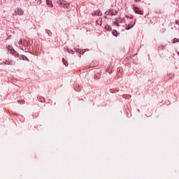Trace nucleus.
Masks as SVG:
<instances>
[{
    "label": "nucleus",
    "mask_w": 179,
    "mask_h": 179,
    "mask_svg": "<svg viewBox=\"0 0 179 179\" xmlns=\"http://www.w3.org/2000/svg\"><path fill=\"white\" fill-rule=\"evenodd\" d=\"M57 3L59 6H62L63 8H64V9H66V8H69V3H68L65 1L58 0Z\"/></svg>",
    "instance_id": "obj_1"
},
{
    "label": "nucleus",
    "mask_w": 179,
    "mask_h": 179,
    "mask_svg": "<svg viewBox=\"0 0 179 179\" xmlns=\"http://www.w3.org/2000/svg\"><path fill=\"white\" fill-rule=\"evenodd\" d=\"M24 14V11L21 8H17L15 10V14H13V16H15V15H18L19 16H23Z\"/></svg>",
    "instance_id": "obj_2"
},
{
    "label": "nucleus",
    "mask_w": 179,
    "mask_h": 179,
    "mask_svg": "<svg viewBox=\"0 0 179 179\" xmlns=\"http://www.w3.org/2000/svg\"><path fill=\"white\" fill-rule=\"evenodd\" d=\"M105 15H106V16H115V15H117V11L109 10L108 11L106 12Z\"/></svg>",
    "instance_id": "obj_3"
},
{
    "label": "nucleus",
    "mask_w": 179,
    "mask_h": 179,
    "mask_svg": "<svg viewBox=\"0 0 179 179\" xmlns=\"http://www.w3.org/2000/svg\"><path fill=\"white\" fill-rule=\"evenodd\" d=\"M133 9L135 13H137L138 15H143V11L141 10V8L134 6Z\"/></svg>",
    "instance_id": "obj_4"
},
{
    "label": "nucleus",
    "mask_w": 179,
    "mask_h": 179,
    "mask_svg": "<svg viewBox=\"0 0 179 179\" xmlns=\"http://www.w3.org/2000/svg\"><path fill=\"white\" fill-rule=\"evenodd\" d=\"M92 16H101L102 13L100 10H96L92 13Z\"/></svg>",
    "instance_id": "obj_5"
},
{
    "label": "nucleus",
    "mask_w": 179,
    "mask_h": 179,
    "mask_svg": "<svg viewBox=\"0 0 179 179\" xmlns=\"http://www.w3.org/2000/svg\"><path fill=\"white\" fill-rule=\"evenodd\" d=\"M122 22V18H117L113 23L114 24H117L118 26V23H121Z\"/></svg>",
    "instance_id": "obj_6"
},
{
    "label": "nucleus",
    "mask_w": 179,
    "mask_h": 179,
    "mask_svg": "<svg viewBox=\"0 0 179 179\" xmlns=\"http://www.w3.org/2000/svg\"><path fill=\"white\" fill-rule=\"evenodd\" d=\"M134 23H130L128 24V26L126 27L127 30H129V29H132L134 27Z\"/></svg>",
    "instance_id": "obj_7"
},
{
    "label": "nucleus",
    "mask_w": 179,
    "mask_h": 179,
    "mask_svg": "<svg viewBox=\"0 0 179 179\" xmlns=\"http://www.w3.org/2000/svg\"><path fill=\"white\" fill-rule=\"evenodd\" d=\"M3 64L5 65H11L12 61H10V60H6L5 62H3Z\"/></svg>",
    "instance_id": "obj_8"
},
{
    "label": "nucleus",
    "mask_w": 179,
    "mask_h": 179,
    "mask_svg": "<svg viewBox=\"0 0 179 179\" xmlns=\"http://www.w3.org/2000/svg\"><path fill=\"white\" fill-rule=\"evenodd\" d=\"M112 34H113V36H115V37H117L118 36V32H117V31L113 30L112 31Z\"/></svg>",
    "instance_id": "obj_9"
},
{
    "label": "nucleus",
    "mask_w": 179,
    "mask_h": 179,
    "mask_svg": "<svg viewBox=\"0 0 179 179\" xmlns=\"http://www.w3.org/2000/svg\"><path fill=\"white\" fill-rule=\"evenodd\" d=\"M47 5H50L51 8H52V3L50 0H46Z\"/></svg>",
    "instance_id": "obj_10"
},
{
    "label": "nucleus",
    "mask_w": 179,
    "mask_h": 179,
    "mask_svg": "<svg viewBox=\"0 0 179 179\" xmlns=\"http://www.w3.org/2000/svg\"><path fill=\"white\" fill-rule=\"evenodd\" d=\"M105 29H106V30H111V27H110V26H108V25H106V26L105 27Z\"/></svg>",
    "instance_id": "obj_11"
},
{
    "label": "nucleus",
    "mask_w": 179,
    "mask_h": 179,
    "mask_svg": "<svg viewBox=\"0 0 179 179\" xmlns=\"http://www.w3.org/2000/svg\"><path fill=\"white\" fill-rule=\"evenodd\" d=\"M42 1L41 0H38L37 2H36V4L37 5H41V3H42Z\"/></svg>",
    "instance_id": "obj_12"
},
{
    "label": "nucleus",
    "mask_w": 179,
    "mask_h": 179,
    "mask_svg": "<svg viewBox=\"0 0 179 179\" xmlns=\"http://www.w3.org/2000/svg\"><path fill=\"white\" fill-rule=\"evenodd\" d=\"M178 41H179L178 38H174L173 43H178Z\"/></svg>",
    "instance_id": "obj_13"
},
{
    "label": "nucleus",
    "mask_w": 179,
    "mask_h": 179,
    "mask_svg": "<svg viewBox=\"0 0 179 179\" xmlns=\"http://www.w3.org/2000/svg\"><path fill=\"white\" fill-rule=\"evenodd\" d=\"M64 64L65 65V66H68V63L66 62H64Z\"/></svg>",
    "instance_id": "obj_14"
},
{
    "label": "nucleus",
    "mask_w": 179,
    "mask_h": 179,
    "mask_svg": "<svg viewBox=\"0 0 179 179\" xmlns=\"http://www.w3.org/2000/svg\"><path fill=\"white\" fill-rule=\"evenodd\" d=\"M110 92H111V93H115L116 92L115 90H111Z\"/></svg>",
    "instance_id": "obj_15"
},
{
    "label": "nucleus",
    "mask_w": 179,
    "mask_h": 179,
    "mask_svg": "<svg viewBox=\"0 0 179 179\" xmlns=\"http://www.w3.org/2000/svg\"><path fill=\"white\" fill-rule=\"evenodd\" d=\"M62 62H63V64H65V62H66L65 59L63 58Z\"/></svg>",
    "instance_id": "obj_16"
},
{
    "label": "nucleus",
    "mask_w": 179,
    "mask_h": 179,
    "mask_svg": "<svg viewBox=\"0 0 179 179\" xmlns=\"http://www.w3.org/2000/svg\"><path fill=\"white\" fill-rule=\"evenodd\" d=\"M138 1H141V0H135V2H138Z\"/></svg>",
    "instance_id": "obj_17"
},
{
    "label": "nucleus",
    "mask_w": 179,
    "mask_h": 179,
    "mask_svg": "<svg viewBox=\"0 0 179 179\" xmlns=\"http://www.w3.org/2000/svg\"><path fill=\"white\" fill-rule=\"evenodd\" d=\"M115 92H119V90H116Z\"/></svg>",
    "instance_id": "obj_18"
},
{
    "label": "nucleus",
    "mask_w": 179,
    "mask_h": 179,
    "mask_svg": "<svg viewBox=\"0 0 179 179\" xmlns=\"http://www.w3.org/2000/svg\"><path fill=\"white\" fill-rule=\"evenodd\" d=\"M178 55H179V52H178Z\"/></svg>",
    "instance_id": "obj_19"
}]
</instances>
